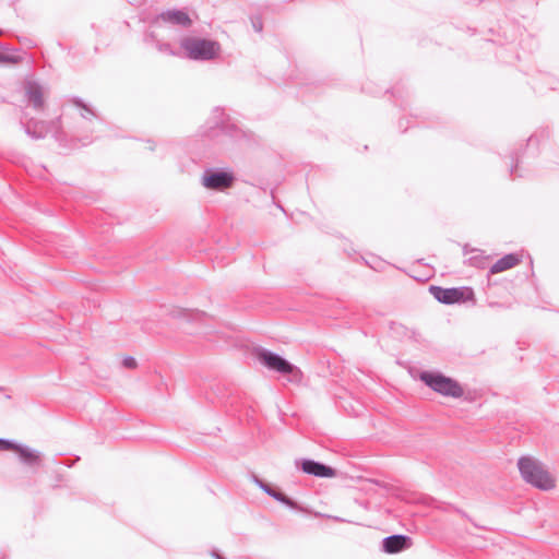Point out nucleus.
<instances>
[{
  "instance_id": "4",
  "label": "nucleus",
  "mask_w": 559,
  "mask_h": 559,
  "mask_svg": "<svg viewBox=\"0 0 559 559\" xmlns=\"http://www.w3.org/2000/svg\"><path fill=\"white\" fill-rule=\"evenodd\" d=\"M419 378L427 386L444 396L457 399L464 393L463 389L455 380L439 372L423 371Z\"/></svg>"
},
{
  "instance_id": "10",
  "label": "nucleus",
  "mask_w": 559,
  "mask_h": 559,
  "mask_svg": "<svg viewBox=\"0 0 559 559\" xmlns=\"http://www.w3.org/2000/svg\"><path fill=\"white\" fill-rule=\"evenodd\" d=\"M159 21L182 27H188L192 23L188 13L182 10L164 11L156 17L155 23H158Z\"/></svg>"
},
{
  "instance_id": "19",
  "label": "nucleus",
  "mask_w": 559,
  "mask_h": 559,
  "mask_svg": "<svg viewBox=\"0 0 559 559\" xmlns=\"http://www.w3.org/2000/svg\"><path fill=\"white\" fill-rule=\"evenodd\" d=\"M156 48L160 52L175 55L174 50L171 49V46L168 43L156 41Z\"/></svg>"
},
{
  "instance_id": "6",
  "label": "nucleus",
  "mask_w": 559,
  "mask_h": 559,
  "mask_svg": "<svg viewBox=\"0 0 559 559\" xmlns=\"http://www.w3.org/2000/svg\"><path fill=\"white\" fill-rule=\"evenodd\" d=\"M235 182V176L231 171L219 168H206L201 176V185L213 191H225Z\"/></svg>"
},
{
  "instance_id": "16",
  "label": "nucleus",
  "mask_w": 559,
  "mask_h": 559,
  "mask_svg": "<svg viewBox=\"0 0 559 559\" xmlns=\"http://www.w3.org/2000/svg\"><path fill=\"white\" fill-rule=\"evenodd\" d=\"M471 257L467 262L471 266L477 269H485L487 266V261L489 257L484 255V252L479 249H471Z\"/></svg>"
},
{
  "instance_id": "24",
  "label": "nucleus",
  "mask_w": 559,
  "mask_h": 559,
  "mask_svg": "<svg viewBox=\"0 0 559 559\" xmlns=\"http://www.w3.org/2000/svg\"><path fill=\"white\" fill-rule=\"evenodd\" d=\"M212 556L214 559H223V557L216 550L212 551Z\"/></svg>"
},
{
  "instance_id": "11",
  "label": "nucleus",
  "mask_w": 559,
  "mask_h": 559,
  "mask_svg": "<svg viewBox=\"0 0 559 559\" xmlns=\"http://www.w3.org/2000/svg\"><path fill=\"white\" fill-rule=\"evenodd\" d=\"M25 96L29 104L36 110L44 108V90L40 84L35 81H27L24 85Z\"/></svg>"
},
{
  "instance_id": "2",
  "label": "nucleus",
  "mask_w": 559,
  "mask_h": 559,
  "mask_svg": "<svg viewBox=\"0 0 559 559\" xmlns=\"http://www.w3.org/2000/svg\"><path fill=\"white\" fill-rule=\"evenodd\" d=\"M180 47L189 59L199 61L213 60L221 53L218 41L193 36L181 38Z\"/></svg>"
},
{
  "instance_id": "18",
  "label": "nucleus",
  "mask_w": 559,
  "mask_h": 559,
  "mask_svg": "<svg viewBox=\"0 0 559 559\" xmlns=\"http://www.w3.org/2000/svg\"><path fill=\"white\" fill-rule=\"evenodd\" d=\"M15 447H17L16 443H14L8 439L0 438V451H4V450L15 451Z\"/></svg>"
},
{
  "instance_id": "1",
  "label": "nucleus",
  "mask_w": 559,
  "mask_h": 559,
  "mask_svg": "<svg viewBox=\"0 0 559 559\" xmlns=\"http://www.w3.org/2000/svg\"><path fill=\"white\" fill-rule=\"evenodd\" d=\"M522 478L532 486L549 490L555 487V478L544 467V465L531 456H523L518 462Z\"/></svg>"
},
{
  "instance_id": "8",
  "label": "nucleus",
  "mask_w": 559,
  "mask_h": 559,
  "mask_svg": "<svg viewBox=\"0 0 559 559\" xmlns=\"http://www.w3.org/2000/svg\"><path fill=\"white\" fill-rule=\"evenodd\" d=\"M61 119L57 118L53 121L47 122L43 120L29 119L24 122L25 133L32 139H44L49 132L55 131L56 134L60 128Z\"/></svg>"
},
{
  "instance_id": "13",
  "label": "nucleus",
  "mask_w": 559,
  "mask_h": 559,
  "mask_svg": "<svg viewBox=\"0 0 559 559\" xmlns=\"http://www.w3.org/2000/svg\"><path fill=\"white\" fill-rule=\"evenodd\" d=\"M15 452L19 454L21 463L32 468L39 467L41 465V453L29 447L17 444Z\"/></svg>"
},
{
  "instance_id": "12",
  "label": "nucleus",
  "mask_w": 559,
  "mask_h": 559,
  "mask_svg": "<svg viewBox=\"0 0 559 559\" xmlns=\"http://www.w3.org/2000/svg\"><path fill=\"white\" fill-rule=\"evenodd\" d=\"M301 469L304 473L313 475L317 477H333L335 476V471L324 465L320 462L313 460H302L301 461Z\"/></svg>"
},
{
  "instance_id": "23",
  "label": "nucleus",
  "mask_w": 559,
  "mask_h": 559,
  "mask_svg": "<svg viewBox=\"0 0 559 559\" xmlns=\"http://www.w3.org/2000/svg\"><path fill=\"white\" fill-rule=\"evenodd\" d=\"M12 61H13L12 57L0 52V62H12Z\"/></svg>"
},
{
  "instance_id": "5",
  "label": "nucleus",
  "mask_w": 559,
  "mask_h": 559,
  "mask_svg": "<svg viewBox=\"0 0 559 559\" xmlns=\"http://www.w3.org/2000/svg\"><path fill=\"white\" fill-rule=\"evenodd\" d=\"M257 359L267 369L277 371L283 374H292L296 377L300 373L299 369L288 360L269 349L259 347L255 349Z\"/></svg>"
},
{
  "instance_id": "20",
  "label": "nucleus",
  "mask_w": 559,
  "mask_h": 559,
  "mask_svg": "<svg viewBox=\"0 0 559 559\" xmlns=\"http://www.w3.org/2000/svg\"><path fill=\"white\" fill-rule=\"evenodd\" d=\"M136 365V360L131 356H128L122 360V366L128 369H134Z\"/></svg>"
},
{
  "instance_id": "3",
  "label": "nucleus",
  "mask_w": 559,
  "mask_h": 559,
  "mask_svg": "<svg viewBox=\"0 0 559 559\" xmlns=\"http://www.w3.org/2000/svg\"><path fill=\"white\" fill-rule=\"evenodd\" d=\"M240 130L234 124L230 118L221 108H215L205 124L204 134L209 138L226 135L238 138Z\"/></svg>"
},
{
  "instance_id": "17",
  "label": "nucleus",
  "mask_w": 559,
  "mask_h": 559,
  "mask_svg": "<svg viewBox=\"0 0 559 559\" xmlns=\"http://www.w3.org/2000/svg\"><path fill=\"white\" fill-rule=\"evenodd\" d=\"M72 102L75 106L82 109L81 116L84 119H91L93 117H96V114L93 111V109L85 105L80 98H73Z\"/></svg>"
},
{
  "instance_id": "9",
  "label": "nucleus",
  "mask_w": 559,
  "mask_h": 559,
  "mask_svg": "<svg viewBox=\"0 0 559 559\" xmlns=\"http://www.w3.org/2000/svg\"><path fill=\"white\" fill-rule=\"evenodd\" d=\"M411 545V538L406 535H391L382 540V549L386 554H397L408 549Z\"/></svg>"
},
{
  "instance_id": "14",
  "label": "nucleus",
  "mask_w": 559,
  "mask_h": 559,
  "mask_svg": "<svg viewBox=\"0 0 559 559\" xmlns=\"http://www.w3.org/2000/svg\"><path fill=\"white\" fill-rule=\"evenodd\" d=\"M254 481L266 495L274 498L276 501L285 504L290 509L299 510L297 502L285 496L283 492L275 490L274 488H272L270 485L262 481L258 477H254Z\"/></svg>"
},
{
  "instance_id": "7",
  "label": "nucleus",
  "mask_w": 559,
  "mask_h": 559,
  "mask_svg": "<svg viewBox=\"0 0 559 559\" xmlns=\"http://www.w3.org/2000/svg\"><path fill=\"white\" fill-rule=\"evenodd\" d=\"M430 293L441 304L452 305L474 298V292L468 287L459 288H442L439 286H431Z\"/></svg>"
},
{
  "instance_id": "22",
  "label": "nucleus",
  "mask_w": 559,
  "mask_h": 559,
  "mask_svg": "<svg viewBox=\"0 0 559 559\" xmlns=\"http://www.w3.org/2000/svg\"><path fill=\"white\" fill-rule=\"evenodd\" d=\"M252 26L257 32H261L263 27L260 20L252 21Z\"/></svg>"
},
{
  "instance_id": "21",
  "label": "nucleus",
  "mask_w": 559,
  "mask_h": 559,
  "mask_svg": "<svg viewBox=\"0 0 559 559\" xmlns=\"http://www.w3.org/2000/svg\"><path fill=\"white\" fill-rule=\"evenodd\" d=\"M145 43L150 44V43H155L158 41L154 35V33H148L145 35V38H144Z\"/></svg>"
},
{
  "instance_id": "26",
  "label": "nucleus",
  "mask_w": 559,
  "mask_h": 559,
  "mask_svg": "<svg viewBox=\"0 0 559 559\" xmlns=\"http://www.w3.org/2000/svg\"><path fill=\"white\" fill-rule=\"evenodd\" d=\"M2 34V31L0 29V35Z\"/></svg>"
},
{
  "instance_id": "15",
  "label": "nucleus",
  "mask_w": 559,
  "mask_h": 559,
  "mask_svg": "<svg viewBox=\"0 0 559 559\" xmlns=\"http://www.w3.org/2000/svg\"><path fill=\"white\" fill-rule=\"evenodd\" d=\"M521 262V258L516 253H509L499 259L496 263L490 266V274H498L510 270Z\"/></svg>"
},
{
  "instance_id": "25",
  "label": "nucleus",
  "mask_w": 559,
  "mask_h": 559,
  "mask_svg": "<svg viewBox=\"0 0 559 559\" xmlns=\"http://www.w3.org/2000/svg\"><path fill=\"white\" fill-rule=\"evenodd\" d=\"M464 253H468L467 247L464 248Z\"/></svg>"
}]
</instances>
